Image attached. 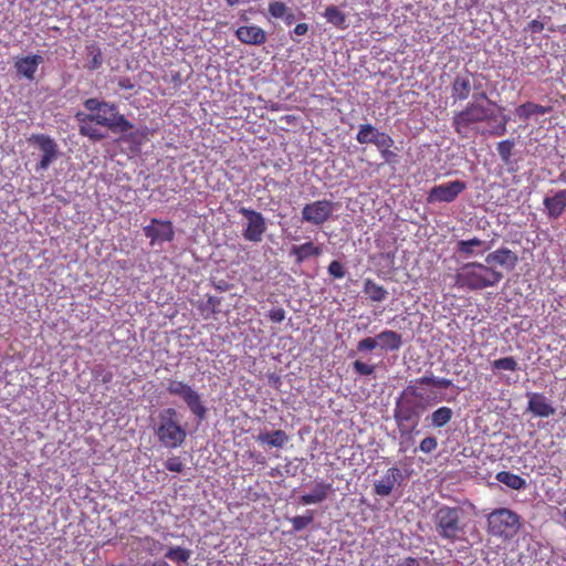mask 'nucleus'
<instances>
[{"label":"nucleus","instance_id":"nucleus-44","mask_svg":"<svg viewBox=\"0 0 566 566\" xmlns=\"http://www.w3.org/2000/svg\"><path fill=\"white\" fill-rule=\"evenodd\" d=\"M438 448V440L436 437H426L419 444V450L423 453H431Z\"/></svg>","mask_w":566,"mask_h":566},{"label":"nucleus","instance_id":"nucleus-20","mask_svg":"<svg viewBox=\"0 0 566 566\" xmlns=\"http://www.w3.org/2000/svg\"><path fill=\"white\" fill-rule=\"evenodd\" d=\"M43 62V57L39 54H32L24 57H20L15 61L14 67L17 73L24 76L28 80H33L38 66Z\"/></svg>","mask_w":566,"mask_h":566},{"label":"nucleus","instance_id":"nucleus-47","mask_svg":"<svg viewBox=\"0 0 566 566\" xmlns=\"http://www.w3.org/2000/svg\"><path fill=\"white\" fill-rule=\"evenodd\" d=\"M545 28L544 22L539 20H532L524 29L525 32H530L532 34L534 33H541Z\"/></svg>","mask_w":566,"mask_h":566},{"label":"nucleus","instance_id":"nucleus-32","mask_svg":"<svg viewBox=\"0 0 566 566\" xmlns=\"http://www.w3.org/2000/svg\"><path fill=\"white\" fill-rule=\"evenodd\" d=\"M364 293L374 302H381L388 295L387 290L382 285L377 284L370 279H367L364 283Z\"/></svg>","mask_w":566,"mask_h":566},{"label":"nucleus","instance_id":"nucleus-54","mask_svg":"<svg viewBox=\"0 0 566 566\" xmlns=\"http://www.w3.org/2000/svg\"><path fill=\"white\" fill-rule=\"evenodd\" d=\"M475 98L488 99V95L485 92H480L475 95Z\"/></svg>","mask_w":566,"mask_h":566},{"label":"nucleus","instance_id":"nucleus-12","mask_svg":"<svg viewBox=\"0 0 566 566\" xmlns=\"http://www.w3.org/2000/svg\"><path fill=\"white\" fill-rule=\"evenodd\" d=\"M29 140L35 144L42 151L41 160L36 164L35 170H46L59 156L57 144L53 138L44 134H34Z\"/></svg>","mask_w":566,"mask_h":566},{"label":"nucleus","instance_id":"nucleus-13","mask_svg":"<svg viewBox=\"0 0 566 566\" xmlns=\"http://www.w3.org/2000/svg\"><path fill=\"white\" fill-rule=\"evenodd\" d=\"M145 237L150 239L151 243L170 242L174 240L175 231L170 221H161L153 218L150 223L144 227Z\"/></svg>","mask_w":566,"mask_h":566},{"label":"nucleus","instance_id":"nucleus-31","mask_svg":"<svg viewBox=\"0 0 566 566\" xmlns=\"http://www.w3.org/2000/svg\"><path fill=\"white\" fill-rule=\"evenodd\" d=\"M191 555V549L181 546H171L165 553V557L177 565L188 564Z\"/></svg>","mask_w":566,"mask_h":566},{"label":"nucleus","instance_id":"nucleus-11","mask_svg":"<svg viewBox=\"0 0 566 566\" xmlns=\"http://www.w3.org/2000/svg\"><path fill=\"white\" fill-rule=\"evenodd\" d=\"M239 212L247 219V227L243 230V237L250 242H260L266 231L265 218L261 212L250 208L241 207Z\"/></svg>","mask_w":566,"mask_h":566},{"label":"nucleus","instance_id":"nucleus-45","mask_svg":"<svg viewBox=\"0 0 566 566\" xmlns=\"http://www.w3.org/2000/svg\"><path fill=\"white\" fill-rule=\"evenodd\" d=\"M165 468L170 472L181 473L185 464L179 457H170L166 460Z\"/></svg>","mask_w":566,"mask_h":566},{"label":"nucleus","instance_id":"nucleus-30","mask_svg":"<svg viewBox=\"0 0 566 566\" xmlns=\"http://www.w3.org/2000/svg\"><path fill=\"white\" fill-rule=\"evenodd\" d=\"M137 543L145 553L150 556L160 554L164 551V544L153 536L135 537Z\"/></svg>","mask_w":566,"mask_h":566},{"label":"nucleus","instance_id":"nucleus-28","mask_svg":"<svg viewBox=\"0 0 566 566\" xmlns=\"http://www.w3.org/2000/svg\"><path fill=\"white\" fill-rule=\"evenodd\" d=\"M495 479L500 482L505 484L507 488L520 491L526 488L527 483L526 480L522 476L512 473L510 471H500L496 473Z\"/></svg>","mask_w":566,"mask_h":566},{"label":"nucleus","instance_id":"nucleus-2","mask_svg":"<svg viewBox=\"0 0 566 566\" xmlns=\"http://www.w3.org/2000/svg\"><path fill=\"white\" fill-rule=\"evenodd\" d=\"M504 275L486 263L469 262L460 266L454 274V286L460 290L480 291L496 286Z\"/></svg>","mask_w":566,"mask_h":566},{"label":"nucleus","instance_id":"nucleus-51","mask_svg":"<svg viewBox=\"0 0 566 566\" xmlns=\"http://www.w3.org/2000/svg\"><path fill=\"white\" fill-rule=\"evenodd\" d=\"M397 566H420V562H419V559L409 556V557L399 559L397 563Z\"/></svg>","mask_w":566,"mask_h":566},{"label":"nucleus","instance_id":"nucleus-14","mask_svg":"<svg viewBox=\"0 0 566 566\" xmlns=\"http://www.w3.org/2000/svg\"><path fill=\"white\" fill-rule=\"evenodd\" d=\"M473 74L465 72L464 74H458L451 85V96L454 101H465L469 98L472 88L479 90L481 84H473Z\"/></svg>","mask_w":566,"mask_h":566},{"label":"nucleus","instance_id":"nucleus-7","mask_svg":"<svg viewBox=\"0 0 566 566\" xmlns=\"http://www.w3.org/2000/svg\"><path fill=\"white\" fill-rule=\"evenodd\" d=\"M492 111L478 102L468 103L464 109L454 114L452 126L458 135L467 137L473 124L492 118Z\"/></svg>","mask_w":566,"mask_h":566},{"label":"nucleus","instance_id":"nucleus-38","mask_svg":"<svg viewBox=\"0 0 566 566\" xmlns=\"http://www.w3.org/2000/svg\"><path fill=\"white\" fill-rule=\"evenodd\" d=\"M313 512L307 511L305 515H297L291 518L294 532H300L313 522Z\"/></svg>","mask_w":566,"mask_h":566},{"label":"nucleus","instance_id":"nucleus-5","mask_svg":"<svg viewBox=\"0 0 566 566\" xmlns=\"http://www.w3.org/2000/svg\"><path fill=\"white\" fill-rule=\"evenodd\" d=\"M522 517L511 509H494L486 515V532L502 541L514 538L522 527Z\"/></svg>","mask_w":566,"mask_h":566},{"label":"nucleus","instance_id":"nucleus-22","mask_svg":"<svg viewBox=\"0 0 566 566\" xmlns=\"http://www.w3.org/2000/svg\"><path fill=\"white\" fill-rule=\"evenodd\" d=\"M492 241L485 242L479 238L461 240L457 244V251L465 256L482 254L491 249Z\"/></svg>","mask_w":566,"mask_h":566},{"label":"nucleus","instance_id":"nucleus-9","mask_svg":"<svg viewBox=\"0 0 566 566\" xmlns=\"http://www.w3.org/2000/svg\"><path fill=\"white\" fill-rule=\"evenodd\" d=\"M467 184L462 180H452L432 187L427 196V203H450L467 189Z\"/></svg>","mask_w":566,"mask_h":566},{"label":"nucleus","instance_id":"nucleus-29","mask_svg":"<svg viewBox=\"0 0 566 566\" xmlns=\"http://www.w3.org/2000/svg\"><path fill=\"white\" fill-rule=\"evenodd\" d=\"M256 440L270 447L282 448L289 441V437L285 431L277 429L272 432L260 433Z\"/></svg>","mask_w":566,"mask_h":566},{"label":"nucleus","instance_id":"nucleus-37","mask_svg":"<svg viewBox=\"0 0 566 566\" xmlns=\"http://www.w3.org/2000/svg\"><path fill=\"white\" fill-rule=\"evenodd\" d=\"M514 146L515 143L513 139H505L497 143L496 150L504 164H509L511 161Z\"/></svg>","mask_w":566,"mask_h":566},{"label":"nucleus","instance_id":"nucleus-52","mask_svg":"<svg viewBox=\"0 0 566 566\" xmlns=\"http://www.w3.org/2000/svg\"><path fill=\"white\" fill-rule=\"evenodd\" d=\"M308 32V24L307 23H298L295 25L293 33L296 35H305Z\"/></svg>","mask_w":566,"mask_h":566},{"label":"nucleus","instance_id":"nucleus-17","mask_svg":"<svg viewBox=\"0 0 566 566\" xmlns=\"http://www.w3.org/2000/svg\"><path fill=\"white\" fill-rule=\"evenodd\" d=\"M517 262V254L507 248H500L485 256V263L489 266H492V264H499L509 270H513Z\"/></svg>","mask_w":566,"mask_h":566},{"label":"nucleus","instance_id":"nucleus-36","mask_svg":"<svg viewBox=\"0 0 566 566\" xmlns=\"http://www.w3.org/2000/svg\"><path fill=\"white\" fill-rule=\"evenodd\" d=\"M492 368L494 370L516 371L518 369V364L513 356H507L493 360Z\"/></svg>","mask_w":566,"mask_h":566},{"label":"nucleus","instance_id":"nucleus-43","mask_svg":"<svg viewBox=\"0 0 566 566\" xmlns=\"http://www.w3.org/2000/svg\"><path fill=\"white\" fill-rule=\"evenodd\" d=\"M353 369L355 370L356 374L360 376H370L375 371V366L366 364L361 360H355L353 363Z\"/></svg>","mask_w":566,"mask_h":566},{"label":"nucleus","instance_id":"nucleus-50","mask_svg":"<svg viewBox=\"0 0 566 566\" xmlns=\"http://www.w3.org/2000/svg\"><path fill=\"white\" fill-rule=\"evenodd\" d=\"M117 86L120 90H134L136 85L129 77L124 76L117 80Z\"/></svg>","mask_w":566,"mask_h":566},{"label":"nucleus","instance_id":"nucleus-24","mask_svg":"<svg viewBox=\"0 0 566 566\" xmlns=\"http://www.w3.org/2000/svg\"><path fill=\"white\" fill-rule=\"evenodd\" d=\"M543 205L551 218H559L566 208V189L558 190L553 197H546Z\"/></svg>","mask_w":566,"mask_h":566},{"label":"nucleus","instance_id":"nucleus-39","mask_svg":"<svg viewBox=\"0 0 566 566\" xmlns=\"http://www.w3.org/2000/svg\"><path fill=\"white\" fill-rule=\"evenodd\" d=\"M394 144H395V142H394L392 137H390V142H389L388 146H377V149L379 150L381 158L387 164L397 163V157L398 156H397V154L395 151H392L390 149L394 146Z\"/></svg>","mask_w":566,"mask_h":566},{"label":"nucleus","instance_id":"nucleus-8","mask_svg":"<svg viewBox=\"0 0 566 566\" xmlns=\"http://www.w3.org/2000/svg\"><path fill=\"white\" fill-rule=\"evenodd\" d=\"M167 391L169 395L182 399L191 413L198 420H203L206 418L207 408L203 405L200 395L190 385L181 380L168 379Z\"/></svg>","mask_w":566,"mask_h":566},{"label":"nucleus","instance_id":"nucleus-53","mask_svg":"<svg viewBox=\"0 0 566 566\" xmlns=\"http://www.w3.org/2000/svg\"><path fill=\"white\" fill-rule=\"evenodd\" d=\"M282 19L284 20L286 25H291L292 23L295 22L296 17H295L294 12L289 9L286 11V14Z\"/></svg>","mask_w":566,"mask_h":566},{"label":"nucleus","instance_id":"nucleus-26","mask_svg":"<svg viewBox=\"0 0 566 566\" xmlns=\"http://www.w3.org/2000/svg\"><path fill=\"white\" fill-rule=\"evenodd\" d=\"M551 111V106H543L533 102H526L516 107L515 114L520 119L528 120L534 115H545Z\"/></svg>","mask_w":566,"mask_h":566},{"label":"nucleus","instance_id":"nucleus-19","mask_svg":"<svg viewBox=\"0 0 566 566\" xmlns=\"http://www.w3.org/2000/svg\"><path fill=\"white\" fill-rule=\"evenodd\" d=\"M528 410L537 417L547 418L555 413V408L547 398L539 392H534L528 397Z\"/></svg>","mask_w":566,"mask_h":566},{"label":"nucleus","instance_id":"nucleus-16","mask_svg":"<svg viewBox=\"0 0 566 566\" xmlns=\"http://www.w3.org/2000/svg\"><path fill=\"white\" fill-rule=\"evenodd\" d=\"M403 479L401 471L396 468H389L380 480L374 483V492L381 497L388 496L397 484Z\"/></svg>","mask_w":566,"mask_h":566},{"label":"nucleus","instance_id":"nucleus-4","mask_svg":"<svg viewBox=\"0 0 566 566\" xmlns=\"http://www.w3.org/2000/svg\"><path fill=\"white\" fill-rule=\"evenodd\" d=\"M465 515L461 506H440L433 515L438 535L449 543L467 542Z\"/></svg>","mask_w":566,"mask_h":566},{"label":"nucleus","instance_id":"nucleus-56","mask_svg":"<svg viewBox=\"0 0 566 566\" xmlns=\"http://www.w3.org/2000/svg\"><path fill=\"white\" fill-rule=\"evenodd\" d=\"M562 515H563V518H564V521L566 523V509L563 511Z\"/></svg>","mask_w":566,"mask_h":566},{"label":"nucleus","instance_id":"nucleus-55","mask_svg":"<svg viewBox=\"0 0 566 566\" xmlns=\"http://www.w3.org/2000/svg\"><path fill=\"white\" fill-rule=\"evenodd\" d=\"M226 1L229 6L233 7V6L238 4L240 0H226Z\"/></svg>","mask_w":566,"mask_h":566},{"label":"nucleus","instance_id":"nucleus-23","mask_svg":"<svg viewBox=\"0 0 566 566\" xmlns=\"http://www.w3.org/2000/svg\"><path fill=\"white\" fill-rule=\"evenodd\" d=\"M323 253L322 245L314 244L312 241H307L300 245H293L290 254L295 258L297 264H302L305 260L319 256Z\"/></svg>","mask_w":566,"mask_h":566},{"label":"nucleus","instance_id":"nucleus-3","mask_svg":"<svg viewBox=\"0 0 566 566\" xmlns=\"http://www.w3.org/2000/svg\"><path fill=\"white\" fill-rule=\"evenodd\" d=\"M91 114L83 115L84 119H92L97 125L108 128L112 133H126L134 127L123 114L118 112L116 104L87 98L83 103Z\"/></svg>","mask_w":566,"mask_h":566},{"label":"nucleus","instance_id":"nucleus-41","mask_svg":"<svg viewBox=\"0 0 566 566\" xmlns=\"http://www.w3.org/2000/svg\"><path fill=\"white\" fill-rule=\"evenodd\" d=\"M287 10L289 8L282 1H274L269 4V12L275 19H282Z\"/></svg>","mask_w":566,"mask_h":566},{"label":"nucleus","instance_id":"nucleus-1","mask_svg":"<svg viewBox=\"0 0 566 566\" xmlns=\"http://www.w3.org/2000/svg\"><path fill=\"white\" fill-rule=\"evenodd\" d=\"M452 380L434 376H422L412 380L396 399L394 408V419L401 438L411 439V433L420 423L422 415L430 406L428 397H424L419 388L422 386H433L447 389L451 387Z\"/></svg>","mask_w":566,"mask_h":566},{"label":"nucleus","instance_id":"nucleus-21","mask_svg":"<svg viewBox=\"0 0 566 566\" xmlns=\"http://www.w3.org/2000/svg\"><path fill=\"white\" fill-rule=\"evenodd\" d=\"M333 491V486L331 483H326L324 481L316 482L312 492L307 494H303L300 497V501L304 505L317 504L324 502L329 493Z\"/></svg>","mask_w":566,"mask_h":566},{"label":"nucleus","instance_id":"nucleus-18","mask_svg":"<svg viewBox=\"0 0 566 566\" xmlns=\"http://www.w3.org/2000/svg\"><path fill=\"white\" fill-rule=\"evenodd\" d=\"M235 35L244 44L261 45L266 41L265 31L256 25H242L237 29Z\"/></svg>","mask_w":566,"mask_h":566},{"label":"nucleus","instance_id":"nucleus-25","mask_svg":"<svg viewBox=\"0 0 566 566\" xmlns=\"http://www.w3.org/2000/svg\"><path fill=\"white\" fill-rule=\"evenodd\" d=\"M378 346L382 350L396 352L402 345V336L391 329H385L376 335Z\"/></svg>","mask_w":566,"mask_h":566},{"label":"nucleus","instance_id":"nucleus-10","mask_svg":"<svg viewBox=\"0 0 566 566\" xmlns=\"http://www.w3.org/2000/svg\"><path fill=\"white\" fill-rule=\"evenodd\" d=\"M334 212V202L327 199L306 203L302 209V220L314 226L328 221Z\"/></svg>","mask_w":566,"mask_h":566},{"label":"nucleus","instance_id":"nucleus-48","mask_svg":"<svg viewBox=\"0 0 566 566\" xmlns=\"http://www.w3.org/2000/svg\"><path fill=\"white\" fill-rule=\"evenodd\" d=\"M268 316L273 323H281L285 318V311L281 307L273 308L269 312Z\"/></svg>","mask_w":566,"mask_h":566},{"label":"nucleus","instance_id":"nucleus-33","mask_svg":"<svg viewBox=\"0 0 566 566\" xmlns=\"http://www.w3.org/2000/svg\"><path fill=\"white\" fill-rule=\"evenodd\" d=\"M324 17L328 23L344 29L346 27V14L336 6H328L325 9Z\"/></svg>","mask_w":566,"mask_h":566},{"label":"nucleus","instance_id":"nucleus-42","mask_svg":"<svg viewBox=\"0 0 566 566\" xmlns=\"http://www.w3.org/2000/svg\"><path fill=\"white\" fill-rule=\"evenodd\" d=\"M377 347H379L377 336L366 337V338L360 339L357 343V350L361 352V353L363 352H371V350L376 349Z\"/></svg>","mask_w":566,"mask_h":566},{"label":"nucleus","instance_id":"nucleus-46","mask_svg":"<svg viewBox=\"0 0 566 566\" xmlns=\"http://www.w3.org/2000/svg\"><path fill=\"white\" fill-rule=\"evenodd\" d=\"M327 271L334 279H343L345 276L344 265L337 260L329 263Z\"/></svg>","mask_w":566,"mask_h":566},{"label":"nucleus","instance_id":"nucleus-40","mask_svg":"<svg viewBox=\"0 0 566 566\" xmlns=\"http://www.w3.org/2000/svg\"><path fill=\"white\" fill-rule=\"evenodd\" d=\"M93 375L96 380L101 381L104 385L112 382L113 377H114V375L111 370L106 369L105 367H103L101 365L96 366L94 368Z\"/></svg>","mask_w":566,"mask_h":566},{"label":"nucleus","instance_id":"nucleus-34","mask_svg":"<svg viewBox=\"0 0 566 566\" xmlns=\"http://www.w3.org/2000/svg\"><path fill=\"white\" fill-rule=\"evenodd\" d=\"M453 412L449 407H440L434 410L431 416V424L436 428L444 427L452 419Z\"/></svg>","mask_w":566,"mask_h":566},{"label":"nucleus","instance_id":"nucleus-6","mask_svg":"<svg viewBox=\"0 0 566 566\" xmlns=\"http://www.w3.org/2000/svg\"><path fill=\"white\" fill-rule=\"evenodd\" d=\"M159 423L155 434L160 444L167 449H176L184 444L187 430L178 421V412L175 408L164 409L159 416Z\"/></svg>","mask_w":566,"mask_h":566},{"label":"nucleus","instance_id":"nucleus-49","mask_svg":"<svg viewBox=\"0 0 566 566\" xmlns=\"http://www.w3.org/2000/svg\"><path fill=\"white\" fill-rule=\"evenodd\" d=\"M509 118L503 116L502 122L496 125L493 129L490 130V134L493 136H503L506 133V124Z\"/></svg>","mask_w":566,"mask_h":566},{"label":"nucleus","instance_id":"nucleus-27","mask_svg":"<svg viewBox=\"0 0 566 566\" xmlns=\"http://www.w3.org/2000/svg\"><path fill=\"white\" fill-rule=\"evenodd\" d=\"M83 115H85L82 112H77L75 115V118L78 122V132L82 136H86L93 140H101L104 138V135L99 133V130L93 126V123H95L92 119H84Z\"/></svg>","mask_w":566,"mask_h":566},{"label":"nucleus","instance_id":"nucleus-15","mask_svg":"<svg viewBox=\"0 0 566 566\" xmlns=\"http://www.w3.org/2000/svg\"><path fill=\"white\" fill-rule=\"evenodd\" d=\"M390 135L378 130L371 124H364L359 126L356 135V140L359 144H373L377 146H388L390 142Z\"/></svg>","mask_w":566,"mask_h":566},{"label":"nucleus","instance_id":"nucleus-35","mask_svg":"<svg viewBox=\"0 0 566 566\" xmlns=\"http://www.w3.org/2000/svg\"><path fill=\"white\" fill-rule=\"evenodd\" d=\"M87 55L90 57L86 67L91 71H95L99 69L103 64V53L101 49L96 45L87 46Z\"/></svg>","mask_w":566,"mask_h":566}]
</instances>
